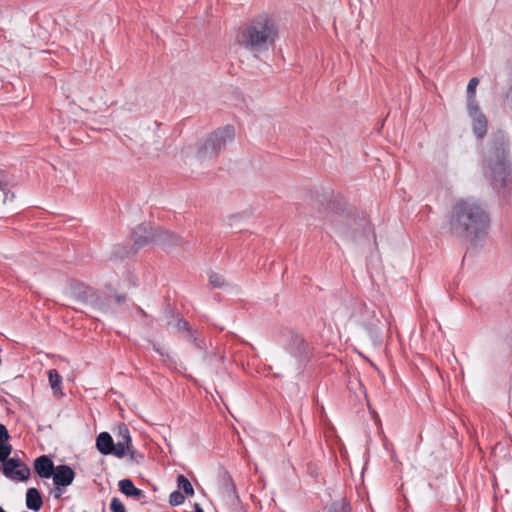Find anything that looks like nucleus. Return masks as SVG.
Listing matches in <instances>:
<instances>
[{
  "mask_svg": "<svg viewBox=\"0 0 512 512\" xmlns=\"http://www.w3.org/2000/svg\"><path fill=\"white\" fill-rule=\"evenodd\" d=\"M278 34L276 20L268 14H260L241 27L238 43L252 53H263L275 44Z\"/></svg>",
  "mask_w": 512,
  "mask_h": 512,
  "instance_id": "3",
  "label": "nucleus"
},
{
  "mask_svg": "<svg viewBox=\"0 0 512 512\" xmlns=\"http://www.w3.org/2000/svg\"><path fill=\"white\" fill-rule=\"evenodd\" d=\"M0 512H5V510L0 506Z\"/></svg>",
  "mask_w": 512,
  "mask_h": 512,
  "instance_id": "36",
  "label": "nucleus"
},
{
  "mask_svg": "<svg viewBox=\"0 0 512 512\" xmlns=\"http://www.w3.org/2000/svg\"><path fill=\"white\" fill-rule=\"evenodd\" d=\"M489 224L485 210L473 199H461L454 205L450 216L451 233L458 237H478Z\"/></svg>",
  "mask_w": 512,
  "mask_h": 512,
  "instance_id": "2",
  "label": "nucleus"
},
{
  "mask_svg": "<svg viewBox=\"0 0 512 512\" xmlns=\"http://www.w3.org/2000/svg\"><path fill=\"white\" fill-rule=\"evenodd\" d=\"M65 486H56L53 488V490L51 491V494L53 495L54 499L56 500H60L62 498V495L64 493V488Z\"/></svg>",
  "mask_w": 512,
  "mask_h": 512,
  "instance_id": "31",
  "label": "nucleus"
},
{
  "mask_svg": "<svg viewBox=\"0 0 512 512\" xmlns=\"http://www.w3.org/2000/svg\"><path fill=\"white\" fill-rule=\"evenodd\" d=\"M479 84V79L477 77H473L469 80L467 85V98H475L476 97V88Z\"/></svg>",
  "mask_w": 512,
  "mask_h": 512,
  "instance_id": "25",
  "label": "nucleus"
},
{
  "mask_svg": "<svg viewBox=\"0 0 512 512\" xmlns=\"http://www.w3.org/2000/svg\"><path fill=\"white\" fill-rule=\"evenodd\" d=\"M184 500H185L184 495L179 491L172 492L169 497V503L172 506L181 505L184 502Z\"/></svg>",
  "mask_w": 512,
  "mask_h": 512,
  "instance_id": "26",
  "label": "nucleus"
},
{
  "mask_svg": "<svg viewBox=\"0 0 512 512\" xmlns=\"http://www.w3.org/2000/svg\"><path fill=\"white\" fill-rule=\"evenodd\" d=\"M235 137L234 127L227 125L219 128L213 133L209 134L205 140L199 143L198 157L200 159L212 158L217 156L227 144L233 141Z\"/></svg>",
  "mask_w": 512,
  "mask_h": 512,
  "instance_id": "5",
  "label": "nucleus"
},
{
  "mask_svg": "<svg viewBox=\"0 0 512 512\" xmlns=\"http://www.w3.org/2000/svg\"><path fill=\"white\" fill-rule=\"evenodd\" d=\"M12 446L8 442L0 443V462L3 464L11 454Z\"/></svg>",
  "mask_w": 512,
  "mask_h": 512,
  "instance_id": "24",
  "label": "nucleus"
},
{
  "mask_svg": "<svg viewBox=\"0 0 512 512\" xmlns=\"http://www.w3.org/2000/svg\"><path fill=\"white\" fill-rule=\"evenodd\" d=\"M114 441L108 432H101L96 438V448L103 455L111 454Z\"/></svg>",
  "mask_w": 512,
  "mask_h": 512,
  "instance_id": "12",
  "label": "nucleus"
},
{
  "mask_svg": "<svg viewBox=\"0 0 512 512\" xmlns=\"http://www.w3.org/2000/svg\"><path fill=\"white\" fill-rule=\"evenodd\" d=\"M467 109H468L469 116L471 118L476 117L478 115H483L480 112L479 106L476 102V97L475 98H467Z\"/></svg>",
  "mask_w": 512,
  "mask_h": 512,
  "instance_id": "21",
  "label": "nucleus"
},
{
  "mask_svg": "<svg viewBox=\"0 0 512 512\" xmlns=\"http://www.w3.org/2000/svg\"><path fill=\"white\" fill-rule=\"evenodd\" d=\"M291 351L295 357L301 358L308 353V344L302 337L294 336Z\"/></svg>",
  "mask_w": 512,
  "mask_h": 512,
  "instance_id": "16",
  "label": "nucleus"
},
{
  "mask_svg": "<svg viewBox=\"0 0 512 512\" xmlns=\"http://www.w3.org/2000/svg\"><path fill=\"white\" fill-rule=\"evenodd\" d=\"M508 148L509 143L504 132L497 131L492 135L490 147L485 156L484 173L496 190L507 188L512 183Z\"/></svg>",
  "mask_w": 512,
  "mask_h": 512,
  "instance_id": "1",
  "label": "nucleus"
},
{
  "mask_svg": "<svg viewBox=\"0 0 512 512\" xmlns=\"http://www.w3.org/2000/svg\"><path fill=\"white\" fill-rule=\"evenodd\" d=\"M239 219V216H231L229 217V226L233 227V221H236Z\"/></svg>",
  "mask_w": 512,
  "mask_h": 512,
  "instance_id": "32",
  "label": "nucleus"
},
{
  "mask_svg": "<svg viewBox=\"0 0 512 512\" xmlns=\"http://www.w3.org/2000/svg\"><path fill=\"white\" fill-rule=\"evenodd\" d=\"M176 328H177L178 330H185V331H187V332L189 333V337H190V339H191V340H193L197 345H199V344L197 343V340H198V339H197V337H196L195 333H194V332H192V331L190 330L189 323H188L186 320H184V319H178V321H177V323H176Z\"/></svg>",
  "mask_w": 512,
  "mask_h": 512,
  "instance_id": "23",
  "label": "nucleus"
},
{
  "mask_svg": "<svg viewBox=\"0 0 512 512\" xmlns=\"http://www.w3.org/2000/svg\"><path fill=\"white\" fill-rule=\"evenodd\" d=\"M368 328H369L370 330H373V329H375V328H376V325H375L373 322H369V323H368Z\"/></svg>",
  "mask_w": 512,
  "mask_h": 512,
  "instance_id": "34",
  "label": "nucleus"
},
{
  "mask_svg": "<svg viewBox=\"0 0 512 512\" xmlns=\"http://www.w3.org/2000/svg\"><path fill=\"white\" fill-rule=\"evenodd\" d=\"M110 509L113 512H126L124 505L121 503V501L118 498H113L111 500Z\"/></svg>",
  "mask_w": 512,
  "mask_h": 512,
  "instance_id": "28",
  "label": "nucleus"
},
{
  "mask_svg": "<svg viewBox=\"0 0 512 512\" xmlns=\"http://www.w3.org/2000/svg\"><path fill=\"white\" fill-rule=\"evenodd\" d=\"M48 378L51 388L54 392H59L61 390L60 384L62 381L61 375L55 369H50L48 371Z\"/></svg>",
  "mask_w": 512,
  "mask_h": 512,
  "instance_id": "17",
  "label": "nucleus"
},
{
  "mask_svg": "<svg viewBox=\"0 0 512 512\" xmlns=\"http://www.w3.org/2000/svg\"><path fill=\"white\" fill-rule=\"evenodd\" d=\"M177 484L180 489H182L187 495H193L194 490L189 482V480L184 475H179L177 479Z\"/></svg>",
  "mask_w": 512,
  "mask_h": 512,
  "instance_id": "19",
  "label": "nucleus"
},
{
  "mask_svg": "<svg viewBox=\"0 0 512 512\" xmlns=\"http://www.w3.org/2000/svg\"><path fill=\"white\" fill-rule=\"evenodd\" d=\"M129 448L130 447L125 445L124 443L116 442L113 444V450L111 451V454L118 458H122L124 455L127 454Z\"/></svg>",
  "mask_w": 512,
  "mask_h": 512,
  "instance_id": "22",
  "label": "nucleus"
},
{
  "mask_svg": "<svg viewBox=\"0 0 512 512\" xmlns=\"http://www.w3.org/2000/svg\"><path fill=\"white\" fill-rule=\"evenodd\" d=\"M120 491L126 496L140 498L143 496L142 490L136 488L130 479H122L119 481Z\"/></svg>",
  "mask_w": 512,
  "mask_h": 512,
  "instance_id": "14",
  "label": "nucleus"
},
{
  "mask_svg": "<svg viewBox=\"0 0 512 512\" xmlns=\"http://www.w3.org/2000/svg\"><path fill=\"white\" fill-rule=\"evenodd\" d=\"M117 442L124 443L127 446H131V437L129 430L125 424H121L118 428Z\"/></svg>",
  "mask_w": 512,
  "mask_h": 512,
  "instance_id": "18",
  "label": "nucleus"
},
{
  "mask_svg": "<svg viewBox=\"0 0 512 512\" xmlns=\"http://www.w3.org/2000/svg\"><path fill=\"white\" fill-rule=\"evenodd\" d=\"M209 282L215 288H221L226 283L223 275L213 271L209 273Z\"/></svg>",
  "mask_w": 512,
  "mask_h": 512,
  "instance_id": "20",
  "label": "nucleus"
},
{
  "mask_svg": "<svg viewBox=\"0 0 512 512\" xmlns=\"http://www.w3.org/2000/svg\"><path fill=\"white\" fill-rule=\"evenodd\" d=\"M329 512H351V508L344 502H337L331 506Z\"/></svg>",
  "mask_w": 512,
  "mask_h": 512,
  "instance_id": "27",
  "label": "nucleus"
},
{
  "mask_svg": "<svg viewBox=\"0 0 512 512\" xmlns=\"http://www.w3.org/2000/svg\"><path fill=\"white\" fill-rule=\"evenodd\" d=\"M43 501L39 491L36 488H29L26 493V506L34 511H39Z\"/></svg>",
  "mask_w": 512,
  "mask_h": 512,
  "instance_id": "13",
  "label": "nucleus"
},
{
  "mask_svg": "<svg viewBox=\"0 0 512 512\" xmlns=\"http://www.w3.org/2000/svg\"><path fill=\"white\" fill-rule=\"evenodd\" d=\"M116 301H117L118 303L124 302V301H125V297H124V296H117V297H116Z\"/></svg>",
  "mask_w": 512,
  "mask_h": 512,
  "instance_id": "33",
  "label": "nucleus"
},
{
  "mask_svg": "<svg viewBox=\"0 0 512 512\" xmlns=\"http://www.w3.org/2000/svg\"><path fill=\"white\" fill-rule=\"evenodd\" d=\"M127 454L129 455L130 459L135 461L136 463H139L143 459V455L137 452L132 446H130L129 450L127 451Z\"/></svg>",
  "mask_w": 512,
  "mask_h": 512,
  "instance_id": "29",
  "label": "nucleus"
},
{
  "mask_svg": "<svg viewBox=\"0 0 512 512\" xmlns=\"http://www.w3.org/2000/svg\"><path fill=\"white\" fill-rule=\"evenodd\" d=\"M10 435L7 428L0 423V443L8 442Z\"/></svg>",
  "mask_w": 512,
  "mask_h": 512,
  "instance_id": "30",
  "label": "nucleus"
},
{
  "mask_svg": "<svg viewBox=\"0 0 512 512\" xmlns=\"http://www.w3.org/2000/svg\"><path fill=\"white\" fill-rule=\"evenodd\" d=\"M473 131L474 134L482 139L487 132V119L485 115H478L476 117H473Z\"/></svg>",
  "mask_w": 512,
  "mask_h": 512,
  "instance_id": "15",
  "label": "nucleus"
},
{
  "mask_svg": "<svg viewBox=\"0 0 512 512\" xmlns=\"http://www.w3.org/2000/svg\"><path fill=\"white\" fill-rule=\"evenodd\" d=\"M1 470L7 478L13 481H26L30 476L29 467L19 458H9L2 464Z\"/></svg>",
  "mask_w": 512,
  "mask_h": 512,
  "instance_id": "6",
  "label": "nucleus"
},
{
  "mask_svg": "<svg viewBox=\"0 0 512 512\" xmlns=\"http://www.w3.org/2000/svg\"><path fill=\"white\" fill-rule=\"evenodd\" d=\"M156 227L149 223H143L133 231L134 245L137 249L149 244L156 243Z\"/></svg>",
  "mask_w": 512,
  "mask_h": 512,
  "instance_id": "7",
  "label": "nucleus"
},
{
  "mask_svg": "<svg viewBox=\"0 0 512 512\" xmlns=\"http://www.w3.org/2000/svg\"><path fill=\"white\" fill-rule=\"evenodd\" d=\"M195 511L196 512H203V509L198 504H196L195 505Z\"/></svg>",
  "mask_w": 512,
  "mask_h": 512,
  "instance_id": "35",
  "label": "nucleus"
},
{
  "mask_svg": "<svg viewBox=\"0 0 512 512\" xmlns=\"http://www.w3.org/2000/svg\"><path fill=\"white\" fill-rule=\"evenodd\" d=\"M34 469L35 472L41 478H50L52 474H54V463L53 461L46 455H42L35 459L34 461Z\"/></svg>",
  "mask_w": 512,
  "mask_h": 512,
  "instance_id": "11",
  "label": "nucleus"
},
{
  "mask_svg": "<svg viewBox=\"0 0 512 512\" xmlns=\"http://www.w3.org/2000/svg\"><path fill=\"white\" fill-rule=\"evenodd\" d=\"M183 243V239L167 230L157 227L156 230V244L161 245L165 248H171L180 246Z\"/></svg>",
  "mask_w": 512,
  "mask_h": 512,
  "instance_id": "9",
  "label": "nucleus"
},
{
  "mask_svg": "<svg viewBox=\"0 0 512 512\" xmlns=\"http://www.w3.org/2000/svg\"><path fill=\"white\" fill-rule=\"evenodd\" d=\"M218 483L220 492L223 496L227 498H237L235 484L227 471H219Z\"/></svg>",
  "mask_w": 512,
  "mask_h": 512,
  "instance_id": "10",
  "label": "nucleus"
},
{
  "mask_svg": "<svg viewBox=\"0 0 512 512\" xmlns=\"http://www.w3.org/2000/svg\"><path fill=\"white\" fill-rule=\"evenodd\" d=\"M328 222L334 232L347 241L361 243L364 240H375L372 226L365 217H355L348 212L331 213Z\"/></svg>",
  "mask_w": 512,
  "mask_h": 512,
  "instance_id": "4",
  "label": "nucleus"
},
{
  "mask_svg": "<svg viewBox=\"0 0 512 512\" xmlns=\"http://www.w3.org/2000/svg\"><path fill=\"white\" fill-rule=\"evenodd\" d=\"M51 477L54 485L67 487L72 484L75 472L70 466L62 464L55 467L54 474Z\"/></svg>",
  "mask_w": 512,
  "mask_h": 512,
  "instance_id": "8",
  "label": "nucleus"
}]
</instances>
